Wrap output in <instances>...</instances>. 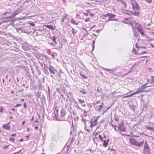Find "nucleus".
Listing matches in <instances>:
<instances>
[{"label": "nucleus", "instance_id": "obj_1", "mask_svg": "<svg viewBox=\"0 0 154 154\" xmlns=\"http://www.w3.org/2000/svg\"><path fill=\"white\" fill-rule=\"evenodd\" d=\"M132 4L134 11L131 12V13L135 16L138 15L139 12L138 10L140 9V8L138 4L136 2L132 3Z\"/></svg>", "mask_w": 154, "mask_h": 154}, {"label": "nucleus", "instance_id": "obj_2", "mask_svg": "<svg viewBox=\"0 0 154 154\" xmlns=\"http://www.w3.org/2000/svg\"><path fill=\"white\" fill-rule=\"evenodd\" d=\"M123 124L124 123L122 122L121 124H119V126H118V130L120 132H125L126 131V128L124 126H122Z\"/></svg>", "mask_w": 154, "mask_h": 154}, {"label": "nucleus", "instance_id": "obj_3", "mask_svg": "<svg viewBox=\"0 0 154 154\" xmlns=\"http://www.w3.org/2000/svg\"><path fill=\"white\" fill-rule=\"evenodd\" d=\"M149 86H145V85H142L141 86V88L139 89L141 93L144 92L145 91L149 92L150 90L152 89V88H150L149 90H146V89L148 88Z\"/></svg>", "mask_w": 154, "mask_h": 154}, {"label": "nucleus", "instance_id": "obj_4", "mask_svg": "<svg viewBox=\"0 0 154 154\" xmlns=\"http://www.w3.org/2000/svg\"><path fill=\"white\" fill-rule=\"evenodd\" d=\"M130 25L131 26L132 29L135 31L136 28L137 29V27H139L140 25L136 22H133V23H131Z\"/></svg>", "mask_w": 154, "mask_h": 154}, {"label": "nucleus", "instance_id": "obj_5", "mask_svg": "<svg viewBox=\"0 0 154 154\" xmlns=\"http://www.w3.org/2000/svg\"><path fill=\"white\" fill-rule=\"evenodd\" d=\"M98 119V118H96L94 120L92 119L90 122L91 125L90 126V128H92L93 127L96 125L97 124V121Z\"/></svg>", "mask_w": 154, "mask_h": 154}, {"label": "nucleus", "instance_id": "obj_6", "mask_svg": "<svg viewBox=\"0 0 154 154\" xmlns=\"http://www.w3.org/2000/svg\"><path fill=\"white\" fill-rule=\"evenodd\" d=\"M99 137L97 134H96L94 137L93 139V140L94 141V143L96 145H97L98 142L99 141L98 140Z\"/></svg>", "mask_w": 154, "mask_h": 154}, {"label": "nucleus", "instance_id": "obj_7", "mask_svg": "<svg viewBox=\"0 0 154 154\" xmlns=\"http://www.w3.org/2000/svg\"><path fill=\"white\" fill-rule=\"evenodd\" d=\"M137 30L138 32L140 33L142 35H143L145 34L143 30L142 29V28L140 26V25L139 27H137Z\"/></svg>", "mask_w": 154, "mask_h": 154}, {"label": "nucleus", "instance_id": "obj_8", "mask_svg": "<svg viewBox=\"0 0 154 154\" xmlns=\"http://www.w3.org/2000/svg\"><path fill=\"white\" fill-rule=\"evenodd\" d=\"M144 142V141L139 142L137 141L136 143L135 144V145L138 146L139 147H142L143 145Z\"/></svg>", "mask_w": 154, "mask_h": 154}, {"label": "nucleus", "instance_id": "obj_9", "mask_svg": "<svg viewBox=\"0 0 154 154\" xmlns=\"http://www.w3.org/2000/svg\"><path fill=\"white\" fill-rule=\"evenodd\" d=\"M10 122H9L6 124L3 125V127L6 130H8L10 129V126L9 125Z\"/></svg>", "mask_w": 154, "mask_h": 154}, {"label": "nucleus", "instance_id": "obj_10", "mask_svg": "<svg viewBox=\"0 0 154 154\" xmlns=\"http://www.w3.org/2000/svg\"><path fill=\"white\" fill-rule=\"evenodd\" d=\"M61 117L64 116L66 114L65 109L64 108H62L60 112Z\"/></svg>", "mask_w": 154, "mask_h": 154}, {"label": "nucleus", "instance_id": "obj_11", "mask_svg": "<svg viewBox=\"0 0 154 154\" xmlns=\"http://www.w3.org/2000/svg\"><path fill=\"white\" fill-rule=\"evenodd\" d=\"M21 11V9L18 8L17 9L16 11H15L14 12L13 15L14 16H16L18 13H20Z\"/></svg>", "mask_w": 154, "mask_h": 154}, {"label": "nucleus", "instance_id": "obj_12", "mask_svg": "<svg viewBox=\"0 0 154 154\" xmlns=\"http://www.w3.org/2000/svg\"><path fill=\"white\" fill-rule=\"evenodd\" d=\"M143 152L144 154H150V151L149 148L147 149H143Z\"/></svg>", "mask_w": 154, "mask_h": 154}, {"label": "nucleus", "instance_id": "obj_13", "mask_svg": "<svg viewBox=\"0 0 154 154\" xmlns=\"http://www.w3.org/2000/svg\"><path fill=\"white\" fill-rule=\"evenodd\" d=\"M130 142L131 144L135 145V144L136 143L137 141L134 139L131 138L130 139Z\"/></svg>", "mask_w": 154, "mask_h": 154}, {"label": "nucleus", "instance_id": "obj_14", "mask_svg": "<svg viewBox=\"0 0 154 154\" xmlns=\"http://www.w3.org/2000/svg\"><path fill=\"white\" fill-rule=\"evenodd\" d=\"M103 69L108 71V72L110 74H113L114 73L113 69H105V68H103Z\"/></svg>", "mask_w": 154, "mask_h": 154}, {"label": "nucleus", "instance_id": "obj_15", "mask_svg": "<svg viewBox=\"0 0 154 154\" xmlns=\"http://www.w3.org/2000/svg\"><path fill=\"white\" fill-rule=\"evenodd\" d=\"M122 12L124 14L129 15H130V13H131V12H129L128 11L125 9L122 10Z\"/></svg>", "mask_w": 154, "mask_h": 154}, {"label": "nucleus", "instance_id": "obj_16", "mask_svg": "<svg viewBox=\"0 0 154 154\" xmlns=\"http://www.w3.org/2000/svg\"><path fill=\"white\" fill-rule=\"evenodd\" d=\"M45 26L47 28H48L49 29L54 30V28L53 26L49 25H45Z\"/></svg>", "mask_w": 154, "mask_h": 154}, {"label": "nucleus", "instance_id": "obj_17", "mask_svg": "<svg viewBox=\"0 0 154 154\" xmlns=\"http://www.w3.org/2000/svg\"><path fill=\"white\" fill-rule=\"evenodd\" d=\"M49 70L50 72L51 73L53 74H55L54 69L53 67L50 66L49 68Z\"/></svg>", "mask_w": 154, "mask_h": 154}, {"label": "nucleus", "instance_id": "obj_18", "mask_svg": "<svg viewBox=\"0 0 154 154\" xmlns=\"http://www.w3.org/2000/svg\"><path fill=\"white\" fill-rule=\"evenodd\" d=\"M149 148V145L147 143V142L146 141L145 143L143 149H147Z\"/></svg>", "mask_w": 154, "mask_h": 154}, {"label": "nucleus", "instance_id": "obj_19", "mask_svg": "<svg viewBox=\"0 0 154 154\" xmlns=\"http://www.w3.org/2000/svg\"><path fill=\"white\" fill-rule=\"evenodd\" d=\"M71 22L74 25H77L79 24L78 22H76L73 19H71Z\"/></svg>", "mask_w": 154, "mask_h": 154}, {"label": "nucleus", "instance_id": "obj_20", "mask_svg": "<svg viewBox=\"0 0 154 154\" xmlns=\"http://www.w3.org/2000/svg\"><path fill=\"white\" fill-rule=\"evenodd\" d=\"M103 103H102V105H100L99 107L97 109V111L98 112H100L101 111L102 108L103 106Z\"/></svg>", "mask_w": 154, "mask_h": 154}, {"label": "nucleus", "instance_id": "obj_21", "mask_svg": "<svg viewBox=\"0 0 154 154\" xmlns=\"http://www.w3.org/2000/svg\"><path fill=\"white\" fill-rule=\"evenodd\" d=\"M145 127L147 129L149 130H151V131H152V130H154L153 128L151 127L149 125H148V126H146Z\"/></svg>", "mask_w": 154, "mask_h": 154}, {"label": "nucleus", "instance_id": "obj_22", "mask_svg": "<svg viewBox=\"0 0 154 154\" xmlns=\"http://www.w3.org/2000/svg\"><path fill=\"white\" fill-rule=\"evenodd\" d=\"M103 142L104 143L103 144V146L105 147H106L107 146L108 144V142L105 140H104Z\"/></svg>", "mask_w": 154, "mask_h": 154}, {"label": "nucleus", "instance_id": "obj_23", "mask_svg": "<svg viewBox=\"0 0 154 154\" xmlns=\"http://www.w3.org/2000/svg\"><path fill=\"white\" fill-rule=\"evenodd\" d=\"M141 93L139 89L136 92L133 93L134 95L138 94L139 93Z\"/></svg>", "mask_w": 154, "mask_h": 154}, {"label": "nucleus", "instance_id": "obj_24", "mask_svg": "<svg viewBox=\"0 0 154 154\" xmlns=\"http://www.w3.org/2000/svg\"><path fill=\"white\" fill-rule=\"evenodd\" d=\"M148 4H150L151 3V2H152V0H144Z\"/></svg>", "mask_w": 154, "mask_h": 154}, {"label": "nucleus", "instance_id": "obj_25", "mask_svg": "<svg viewBox=\"0 0 154 154\" xmlns=\"http://www.w3.org/2000/svg\"><path fill=\"white\" fill-rule=\"evenodd\" d=\"M80 75L84 79H85L87 78V77L83 74H82V73L80 72L79 73Z\"/></svg>", "mask_w": 154, "mask_h": 154}, {"label": "nucleus", "instance_id": "obj_26", "mask_svg": "<svg viewBox=\"0 0 154 154\" xmlns=\"http://www.w3.org/2000/svg\"><path fill=\"white\" fill-rule=\"evenodd\" d=\"M56 37H55L54 36H53L52 39V41L56 44H57V42L56 41Z\"/></svg>", "mask_w": 154, "mask_h": 154}, {"label": "nucleus", "instance_id": "obj_27", "mask_svg": "<svg viewBox=\"0 0 154 154\" xmlns=\"http://www.w3.org/2000/svg\"><path fill=\"white\" fill-rule=\"evenodd\" d=\"M121 2L122 3V4L123 5L124 7H126V2H125L123 1H121Z\"/></svg>", "mask_w": 154, "mask_h": 154}, {"label": "nucleus", "instance_id": "obj_28", "mask_svg": "<svg viewBox=\"0 0 154 154\" xmlns=\"http://www.w3.org/2000/svg\"><path fill=\"white\" fill-rule=\"evenodd\" d=\"M80 92L82 94H86V92L84 90H81Z\"/></svg>", "mask_w": 154, "mask_h": 154}, {"label": "nucleus", "instance_id": "obj_29", "mask_svg": "<svg viewBox=\"0 0 154 154\" xmlns=\"http://www.w3.org/2000/svg\"><path fill=\"white\" fill-rule=\"evenodd\" d=\"M116 16V15L112 14H111L110 17L109 18H112Z\"/></svg>", "mask_w": 154, "mask_h": 154}, {"label": "nucleus", "instance_id": "obj_30", "mask_svg": "<svg viewBox=\"0 0 154 154\" xmlns=\"http://www.w3.org/2000/svg\"><path fill=\"white\" fill-rule=\"evenodd\" d=\"M117 19H112V18H109L108 20H107V21H113V20H117Z\"/></svg>", "mask_w": 154, "mask_h": 154}, {"label": "nucleus", "instance_id": "obj_31", "mask_svg": "<svg viewBox=\"0 0 154 154\" xmlns=\"http://www.w3.org/2000/svg\"><path fill=\"white\" fill-rule=\"evenodd\" d=\"M75 29L74 28H72V33L73 35H75Z\"/></svg>", "mask_w": 154, "mask_h": 154}, {"label": "nucleus", "instance_id": "obj_32", "mask_svg": "<svg viewBox=\"0 0 154 154\" xmlns=\"http://www.w3.org/2000/svg\"><path fill=\"white\" fill-rule=\"evenodd\" d=\"M98 137H99V138L101 140L102 142H103V139L102 137H101V136L100 135H98Z\"/></svg>", "mask_w": 154, "mask_h": 154}, {"label": "nucleus", "instance_id": "obj_33", "mask_svg": "<svg viewBox=\"0 0 154 154\" xmlns=\"http://www.w3.org/2000/svg\"><path fill=\"white\" fill-rule=\"evenodd\" d=\"M79 100L81 103L84 102V100H82L81 99H79Z\"/></svg>", "mask_w": 154, "mask_h": 154}, {"label": "nucleus", "instance_id": "obj_34", "mask_svg": "<svg viewBox=\"0 0 154 154\" xmlns=\"http://www.w3.org/2000/svg\"><path fill=\"white\" fill-rule=\"evenodd\" d=\"M111 14L109 13H108L105 15H104V16L106 17V16H109L110 17Z\"/></svg>", "mask_w": 154, "mask_h": 154}, {"label": "nucleus", "instance_id": "obj_35", "mask_svg": "<svg viewBox=\"0 0 154 154\" xmlns=\"http://www.w3.org/2000/svg\"><path fill=\"white\" fill-rule=\"evenodd\" d=\"M9 140L10 141L14 142L15 140L14 139L12 138H10L9 139Z\"/></svg>", "mask_w": 154, "mask_h": 154}, {"label": "nucleus", "instance_id": "obj_36", "mask_svg": "<svg viewBox=\"0 0 154 154\" xmlns=\"http://www.w3.org/2000/svg\"><path fill=\"white\" fill-rule=\"evenodd\" d=\"M21 105V104H17L16 105H14V106L15 107H19V106H20Z\"/></svg>", "mask_w": 154, "mask_h": 154}, {"label": "nucleus", "instance_id": "obj_37", "mask_svg": "<svg viewBox=\"0 0 154 154\" xmlns=\"http://www.w3.org/2000/svg\"><path fill=\"white\" fill-rule=\"evenodd\" d=\"M89 18H86L85 20V21L86 22H88V21H89Z\"/></svg>", "mask_w": 154, "mask_h": 154}, {"label": "nucleus", "instance_id": "obj_38", "mask_svg": "<svg viewBox=\"0 0 154 154\" xmlns=\"http://www.w3.org/2000/svg\"><path fill=\"white\" fill-rule=\"evenodd\" d=\"M3 109V108L1 107L0 108V112H2Z\"/></svg>", "mask_w": 154, "mask_h": 154}, {"label": "nucleus", "instance_id": "obj_39", "mask_svg": "<svg viewBox=\"0 0 154 154\" xmlns=\"http://www.w3.org/2000/svg\"><path fill=\"white\" fill-rule=\"evenodd\" d=\"M11 136L12 137H15L16 136V134L15 133L12 134Z\"/></svg>", "mask_w": 154, "mask_h": 154}, {"label": "nucleus", "instance_id": "obj_40", "mask_svg": "<svg viewBox=\"0 0 154 154\" xmlns=\"http://www.w3.org/2000/svg\"><path fill=\"white\" fill-rule=\"evenodd\" d=\"M82 121L85 123V122L86 121V120L85 119H83L82 120Z\"/></svg>", "mask_w": 154, "mask_h": 154}, {"label": "nucleus", "instance_id": "obj_41", "mask_svg": "<svg viewBox=\"0 0 154 154\" xmlns=\"http://www.w3.org/2000/svg\"><path fill=\"white\" fill-rule=\"evenodd\" d=\"M115 120L117 122H118L119 121V119H118V118H115Z\"/></svg>", "mask_w": 154, "mask_h": 154}, {"label": "nucleus", "instance_id": "obj_42", "mask_svg": "<svg viewBox=\"0 0 154 154\" xmlns=\"http://www.w3.org/2000/svg\"><path fill=\"white\" fill-rule=\"evenodd\" d=\"M139 48H142L144 49H146L147 48L146 47H145V46H143V47L140 46Z\"/></svg>", "mask_w": 154, "mask_h": 154}, {"label": "nucleus", "instance_id": "obj_43", "mask_svg": "<svg viewBox=\"0 0 154 154\" xmlns=\"http://www.w3.org/2000/svg\"><path fill=\"white\" fill-rule=\"evenodd\" d=\"M131 109L132 110H134V107L133 106H131Z\"/></svg>", "mask_w": 154, "mask_h": 154}, {"label": "nucleus", "instance_id": "obj_44", "mask_svg": "<svg viewBox=\"0 0 154 154\" xmlns=\"http://www.w3.org/2000/svg\"><path fill=\"white\" fill-rule=\"evenodd\" d=\"M21 151V149H20L19 151H18V152H15V153H14L13 154H16V153H19V152H20Z\"/></svg>", "mask_w": 154, "mask_h": 154}, {"label": "nucleus", "instance_id": "obj_45", "mask_svg": "<svg viewBox=\"0 0 154 154\" xmlns=\"http://www.w3.org/2000/svg\"><path fill=\"white\" fill-rule=\"evenodd\" d=\"M94 45H92V51H93L94 50Z\"/></svg>", "mask_w": 154, "mask_h": 154}, {"label": "nucleus", "instance_id": "obj_46", "mask_svg": "<svg viewBox=\"0 0 154 154\" xmlns=\"http://www.w3.org/2000/svg\"><path fill=\"white\" fill-rule=\"evenodd\" d=\"M30 25L32 26H34L35 25V24L34 23H30Z\"/></svg>", "mask_w": 154, "mask_h": 154}, {"label": "nucleus", "instance_id": "obj_47", "mask_svg": "<svg viewBox=\"0 0 154 154\" xmlns=\"http://www.w3.org/2000/svg\"><path fill=\"white\" fill-rule=\"evenodd\" d=\"M146 51H142L141 53V54H146Z\"/></svg>", "mask_w": 154, "mask_h": 154}, {"label": "nucleus", "instance_id": "obj_48", "mask_svg": "<svg viewBox=\"0 0 154 154\" xmlns=\"http://www.w3.org/2000/svg\"><path fill=\"white\" fill-rule=\"evenodd\" d=\"M23 105H24V108H26V103H24Z\"/></svg>", "mask_w": 154, "mask_h": 154}, {"label": "nucleus", "instance_id": "obj_49", "mask_svg": "<svg viewBox=\"0 0 154 154\" xmlns=\"http://www.w3.org/2000/svg\"><path fill=\"white\" fill-rule=\"evenodd\" d=\"M133 95H134L132 93V94H131L130 95H128V97H131L132 96H133Z\"/></svg>", "mask_w": 154, "mask_h": 154}, {"label": "nucleus", "instance_id": "obj_50", "mask_svg": "<svg viewBox=\"0 0 154 154\" xmlns=\"http://www.w3.org/2000/svg\"><path fill=\"white\" fill-rule=\"evenodd\" d=\"M48 94H49V95H50V89H49V87H48Z\"/></svg>", "mask_w": 154, "mask_h": 154}, {"label": "nucleus", "instance_id": "obj_51", "mask_svg": "<svg viewBox=\"0 0 154 154\" xmlns=\"http://www.w3.org/2000/svg\"><path fill=\"white\" fill-rule=\"evenodd\" d=\"M95 43V40H93V42H92L93 45H94Z\"/></svg>", "mask_w": 154, "mask_h": 154}, {"label": "nucleus", "instance_id": "obj_52", "mask_svg": "<svg viewBox=\"0 0 154 154\" xmlns=\"http://www.w3.org/2000/svg\"><path fill=\"white\" fill-rule=\"evenodd\" d=\"M38 127L37 126H35V130H37L38 129Z\"/></svg>", "mask_w": 154, "mask_h": 154}, {"label": "nucleus", "instance_id": "obj_53", "mask_svg": "<svg viewBox=\"0 0 154 154\" xmlns=\"http://www.w3.org/2000/svg\"><path fill=\"white\" fill-rule=\"evenodd\" d=\"M8 145H7V146H4V148L5 149H6L8 147Z\"/></svg>", "mask_w": 154, "mask_h": 154}, {"label": "nucleus", "instance_id": "obj_54", "mask_svg": "<svg viewBox=\"0 0 154 154\" xmlns=\"http://www.w3.org/2000/svg\"><path fill=\"white\" fill-rule=\"evenodd\" d=\"M90 15L91 16H93L94 15V14H93V13H91L90 14Z\"/></svg>", "mask_w": 154, "mask_h": 154}, {"label": "nucleus", "instance_id": "obj_55", "mask_svg": "<svg viewBox=\"0 0 154 154\" xmlns=\"http://www.w3.org/2000/svg\"><path fill=\"white\" fill-rule=\"evenodd\" d=\"M134 35L136 36H137L138 35H139L138 34V33H135L134 34Z\"/></svg>", "mask_w": 154, "mask_h": 154}, {"label": "nucleus", "instance_id": "obj_56", "mask_svg": "<svg viewBox=\"0 0 154 154\" xmlns=\"http://www.w3.org/2000/svg\"><path fill=\"white\" fill-rule=\"evenodd\" d=\"M23 138H22V139H20V140H19V141H23Z\"/></svg>", "mask_w": 154, "mask_h": 154}, {"label": "nucleus", "instance_id": "obj_57", "mask_svg": "<svg viewBox=\"0 0 154 154\" xmlns=\"http://www.w3.org/2000/svg\"><path fill=\"white\" fill-rule=\"evenodd\" d=\"M111 106H110L109 107H108V108H107V109H106V110H108L110 107H111Z\"/></svg>", "mask_w": 154, "mask_h": 154}, {"label": "nucleus", "instance_id": "obj_58", "mask_svg": "<svg viewBox=\"0 0 154 154\" xmlns=\"http://www.w3.org/2000/svg\"><path fill=\"white\" fill-rule=\"evenodd\" d=\"M21 100L22 102H23L24 101V99H21Z\"/></svg>", "mask_w": 154, "mask_h": 154}, {"label": "nucleus", "instance_id": "obj_59", "mask_svg": "<svg viewBox=\"0 0 154 154\" xmlns=\"http://www.w3.org/2000/svg\"><path fill=\"white\" fill-rule=\"evenodd\" d=\"M25 121H23L22 122V124L23 125L25 124Z\"/></svg>", "mask_w": 154, "mask_h": 154}, {"label": "nucleus", "instance_id": "obj_60", "mask_svg": "<svg viewBox=\"0 0 154 154\" xmlns=\"http://www.w3.org/2000/svg\"><path fill=\"white\" fill-rule=\"evenodd\" d=\"M85 15L86 16H88V14L87 13H85Z\"/></svg>", "mask_w": 154, "mask_h": 154}, {"label": "nucleus", "instance_id": "obj_61", "mask_svg": "<svg viewBox=\"0 0 154 154\" xmlns=\"http://www.w3.org/2000/svg\"><path fill=\"white\" fill-rule=\"evenodd\" d=\"M34 117L33 116H32L31 119V121H33L34 119Z\"/></svg>", "mask_w": 154, "mask_h": 154}, {"label": "nucleus", "instance_id": "obj_62", "mask_svg": "<svg viewBox=\"0 0 154 154\" xmlns=\"http://www.w3.org/2000/svg\"><path fill=\"white\" fill-rule=\"evenodd\" d=\"M64 19V18H62V20L61 21V22H63V21Z\"/></svg>", "mask_w": 154, "mask_h": 154}, {"label": "nucleus", "instance_id": "obj_63", "mask_svg": "<svg viewBox=\"0 0 154 154\" xmlns=\"http://www.w3.org/2000/svg\"><path fill=\"white\" fill-rule=\"evenodd\" d=\"M56 90L57 92H58L59 91V89L58 88H56Z\"/></svg>", "mask_w": 154, "mask_h": 154}, {"label": "nucleus", "instance_id": "obj_64", "mask_svg": "<svg viewBox=\"0 0 154 154\" xmlns=\"http://www.w3.org/2000/svg\"><path fill=\"white\" fill-rule=\"evenodd\" d=\"M111 125L112 127H113L114 126V125L112 123H111Z\"/></svg>", "mask_w": 154, "mask_h": 154}]
</instances>
